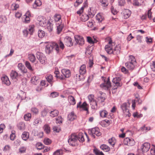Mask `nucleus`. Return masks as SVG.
I'll return each instance as SVG.
<instances>
[{
	"label": "nucleus",
	"instance_id": "nucleus-1",
	"mask_svg": "<svg viewBox=\"0 0 155 155\" xmlns=\"http://www.w3.org/2000/svg\"><path fill=\"white\" fill-rule=\"evenodd\" d=\"M128 60V61L125 63V65L128 70L132 71L137 64L136 59L134 56L131 55L129 56Z\"/></svg>",
	"mask_w": 155,
	"mask_h": 155
},
{
	"label": "nucleus",
	"instance_id": "nucleus-2",
	"mask_svg": "<svg viewBox=\"0 0 155 155\" xmlns=\"http://www.w3.org/2000/svg\"><path fill=\"white\" fill-rule=\"evenodd\" d=\"M45 43H48V44L46 46L45 48V51L48 54L50 53L54 49L57 52H58L59 46L55 42L48 43L47 42H46Z\"/></svg>",
	"mask_w": 155,
	"mask_h": 155
},
{
	"label": "nucleus",
	"instance_id": "nucleus-3",
	"mask_svg": "<svg viewBox=\"0 0 155 155\" xmlns=\"http://www.w3.org/2000/svg\"><path fill=\"white\" fill-rule=\"evenodd\" d=\"M130 106V103L129 101L127 102L123 103L121 106V108L124 115L128 117H129L131 115L129 109Z\"/></svg>",
	"mask_w": 155,
	"mask_h": 155
},
{
	"label": "nucleus",
	"instance_id": "nucleus-4",
	"mask_svg": "<svg viewBox=\"0 0 155 155\" xmlns=\"http://www.w3.org/2000/svg\"><path fill=\"white\" fill-rule=\"evenodd\" d=\"M114 45V43L112 42L110 39H109L107 44L105 47V50L108 54H112L113 53V46Z\"/></svg>",
	"mask_w": 155,
	"mask_h": 155
},
{
	"label": "nucleus",
	"instance_id": "nucleus-5",
	"mask_svg": "<svg viewBox=\"0 0 155 155\" xmlns=\"http://www.w3.org/2000/svg\"><path fill=\"white\" fill-rule=\"evenodd\" d=\"M68 142L70 145L72 146H75L78 145L77 136L75 134H72L69 137Z\"/></svg>",
	"mask_w": 155,
	"mask_h": 155
},
{
	"label": "nucleus",
	"instance_id": "nucleus-6",
	"mask_svg": "<svg viewBox=\"0 0 155 155\" xmlns=\"http://www.w3.org/2000/svg\"><path fill=\"white\" fill-rule=\"evenodd\" d=\"M89 134L94 138H95V135L99 136L101 134L100 130L98 127L93 128L89 131Z\"/></svg>",
	"mask_w": 155,
	"mask_h": 155
},
{
	"label": "nucleus",
	"instance_id": "nucleus-7",
	"mask_svg": "<svg viewBox=\"0 0 155 155\" xmlns=\"http://www.w3.org/2000/svg\"><path fill=\"white\" fill-rule=\"evenodd\" d=\"M100 87L103 89L106 90H109L110 89L111 84L109 77L107 78V80H104V83L100 85Z\"/></svg>",
	"mask_w": 155,
	"mask_h": 155
},
{
	"label": "nucleus",
	"instance_id": "nucleus-8",
	"mask_svg": "<svg viewBox=\"0 0 155 155\" xmlns=\"http://www.w3.org/2000/svg\"><path fill=\"white\" fill-rule=\"evenodd\" d=\"M120 81L121 79L119 77H116L114 78L112 80V82L115 84V85L112 88V91L116 90L118 87H121L122 86V84Z\"/></svg>",
	"mask_w": 155,
	"mask_h": 155
},
{
	"label": "nucleus",
	"instance_id": "nucleus-9",
	"mask_svg": "<svg viewBox=\"0 0 155 155\" xmlns=\"http://www.w3.org/2000/svg\"><path fill=\"white\" fill-rule=\"evenodd\" d=\"M36 57L40 62L42 64H45L47 61V59L45 54L43 53L37 52L36 54Z\"/></svg>",
	"mask_w": 155,
	"mask_h": 155
},
{
	"label": "nucleus",
	"instance_id": "nucleus-10",
	"mask_svg": "<svg viewBox=\"0 0 155 155\" xmlns=\"http://www.w3.org/2000/svg\"><path fill=\"white\" fill-rule=\"evenodd\" d=\"M37 21L39 25L40 26L43 27L45 26L48 21L45 17L41 16H39L38 17Z\"/></svg>",
	"mask_w": 155,
	"mask_h": 155
},
{
	"label": "nucleus",
	"instance_id": "nucleus-11",
	"mask_svg": "<svg viewBox=\"0 0 155 155\" xmlns=\"http://www.w3.org/2000/svg\"><path fill=\"white\" fill-rule=\"evenodd\" d=\"M77 108H79L80 109H82L84 110L87 111V114H89L88 106V104L86 102H84L82 104L81 102H79L77 105Z\"/></svg>",
	"mask_w": 155,
	"mask_h": 155
},
{
	"label": "nucleus",
	"instance_id": "nucleus-12",
	"mask_svg": "<svg viewBox=\"0 0 155 155\" xmlns=\"http://www.w3.org/2000/svg\"><path fill=\"white\" fill-rule=\"evenodd\" d=\"M135 142L133 139L128 137L125 138L124 140V144L129 146H134L135 145Z\"/></svg>",
	"mask_w": 155,
	"mask_h": 155
},
{
	"label": "nucleus",
	"instance_id": "nucleus-13",
	"mask_svg": "<svg viewBox=\"0 0 155 155\" xmlns=\"http://www.w3.org/2000/svg\"><path fill=\"white\" fill-rule=\"evenodd\" d=\"M150 147V144L148 143H145L141 145L140 148L143 153L147 152Z\"/></svg>",
	"mask_w": 155,
	"mask_h": 155
},
{
	"label": "nucleus",
	"instance_id": "nucleus-14",
	"mask_svg": "<svg viewBox=\"0 0 155 155\" xmlns=\"http://www.w3.org/2000/svg\"><path fill=\"white\" fill-rule=\"evenodd\" d=\"M64 42L65 44L68 47L72 46L73 45L72 39L69 37H66L64 38Z\"/></svg>",
	"mask_w": 155,
	"mask_h": 155
},
{
	"label": "nucleus",
	"instance_id": "nucleus-15",
	"mask_svg": "<svg viewBox=\"0 0 155 155\" xmlns=\"http://www.w3.org/2000/svg\"><path fill=\"white\" fill-rule=\"evenodd\" d=\"M75 39L78 44L81 45L84 44V40L82 36L78 35H75Z\"/></svg>",
	"mask_w": 155,
	"mask_h": 155
},
{
	"label": "nucleus",
	"instance_id": "nucleus-16",
	"mask_svg": "<svg viewBox=\"0 0 155 155\" xmlns=\"http://www.w3.org/2000/svg\"><path fill=\"white\" fill-rule=\"evenodd\" d=\"M61 73L65 78H69L71 75V72L70 70L66 69H63L61 70Z\"/></svg>",
	"mask_w": 155,
	"mask_h": 155
},
{
	"label": "nucleus",
	"instance_id": "nucleus-17",
	"mask_svg": "<svg viewBox=\"0 0 155 155\" xmlns=\"http://www.w3.org/2000/svg\"><path fill=\"white\" fill-rule=\"evenodd\" d=\"M31 17L30 12L29 11H27L26 14L24 15L23 22L25 23H28L30 21V17Z\"/></svg>",
	"mask_w": 155,
	"mask_h": 155
},
{
	"label": "nucleus",
	"instance_id": "nucleus-18",
	"mask_svg": "<svg viewBox=\"0 0 155 155\" xmlns=\"http://www.w3.org/2000/svg\"><path fill=\"white\" fill-rule=\"evenodd\" d=\"M122 13L124 18L125 19H127L130 16L131 12L128 9H124L123 10Z\"/></svg>",
	"mask_w": 155,
	"mask_h": 155
},
{
	"label": "nucleus",
	"instance_id": "nucleus-19",
	"mask_svg": "<svg viewBox=\"0 0 155 155\" xmlns=\"http://www.w3.org/2000/svg\"><path fill=\"white\" fill-rule=\"evenodd\" d=\"M79 72L80 74L82 75H83L86 73V66L85 64H83L80 67Z\"/></svg>",
	"mask_w": 155,
	"mask_h": 155
},
{
	"label": "nucleus",
	"instance_id": "nucleus-20",
	"mask_svg": "<svg viewBox=\"0 0 155 155\" xmlns=\"http://www.w3.org/2000/svg\"><path fill=\"white\" fill-rule=\"evenodd\" d=\"M2 83L5 84L6 85L9 86L10 84V82L8 77L6 76L3 77L1 78Z\"/></svg>",
	"mask_w": 155,
	"mask_h": 155
},
{
	"label": "nucleus",
	"instance_id": "nucleus-21",
	"mask_svg": "<svg viewBox=\"0 0 155 155\" xmlns=\"http://www.w3.org/2000/svg\"><path fill=\"white\" fill-rule=\"evenodd\" d=\"M11 78L13 80H17L18 76H19L18 73L15 71L12 70L11 71L10 74Z\"/></svg>",
	"mask_w": 155,
	"mask_h": 155
},
{
	"label": "nucleus",
	"instance_id": "nucleus-22",
	"mask_svg": "<svg viewBox=\"0 0 155 155\" xmlns=\"http://www.w3.org/2000/svg\"><path fill=\"white\" fill-rule=\"evenodd\" d=\"M68 100L69 104L72 105H74L76 104V100L74 96L71 95L68 97Z\"/></svg>",
	"mask_w": 155,
	"mask_h": 155
},
{
	"label": "nucleus",
	"instance_id": "nucleus-23",
	"mask_svg": "<svg viewBox=\"0 0 155 155\" xmlns=\"http://www.w3.org/2000/svg\"><path fill=\"white\" fill-rule=\"evenodd\" d=\"M45 78L48 82L50 83L51 86H52L54 82L52 75L50 74H47L45 76Z\"/></svg>",
	"mask_w": 155,
	"mask_h": 155
},
{
	"label": "nucleus",
	"instance_id": "nucleus-24",
	"mask_svg": "<svg viewBox=\"0 0 155 155\" xmlns=\"http://www.w3.org/2000/svg\"><path fill=\"white\" fill-rule=\"evenodd\" d=\"M39 78L38 76H34L31 80V83L34 84L36 85L39 82Z\"/></svg>",
	"mask_w": 155,
	"mask_h": 155
},
{
	"label": "nucleus",
	"instance_id": "nucleus-25",
	"mask_svg": "<svg viewBox=\"0 0 155 155\" xmlns=\"http://www.w3.org/2000/svg\"><path fill=\"white\" fill-rule=\"evenodd\" d=\"M59 111L58 110H53L50 112V116L52 117H54L57 116L59 114Z\"/></svg>",
	"mask_w": 155,
	"mask_h": 155
},
{
	"label": "nucleus",
	"instance_id": "nucleus-26",
	"mask_svg": "<svg viewBox=\"0 0 155 155\" xmlns=\"http://www.w3.org/2000/svg\"><path fill=\"white\" fill-rule=\"evenodd\" d=\"M121 47L120 45H117L115 48L114 50H113V53L112 54H119L120 51Z\"/></svg>",
	"mask_w": 155,
	"mask_h": 155
},
{
	"label": "nucleus",
	"instance_id": "nucleus-27",
	"mask_svg": "<svg viewBox=\"0 0 155 155\" xmlns=\"http://www.w3.org/2000/svg\"><path fill=\"white\" fill-rule=\"evenodd\" d=\"M76 118V116L73 112H71L68 115V120L70 121H73Z\"/></svg>",
	"mask_w": 155,
	"mask_h": 155
},
{
	"label": "nucleus",
	"instance_id": "nucleus-28",
	"mask_svg": "<svg viewBox=\"0 0 155 155\" xmlns=\"http://www.w3.org/2000/svg\"><path fill=\"white\" fill-rule=\"evenodd\" d=\"M77 139L81 142L84 141V135L82 133H79L77 136Z\"/></svg>",
	"mask_w": 155,
	"mask_h": 155
},
{
	"label": "nucleus",
	"instance_id": "nucleus-29",
	"mask_svg": "<svg viewBox=\"0 0 155 155\" xmlns=\"http://www.w3.org/2000/svg\"><path fill=\"white\" fill-rule=\"evenodd\" d=\"M54 19L56 22H58L61 23V16L60 14H56L54 16Z\"/></svg>",
	"mask_w": 155,
	"mask_h": 155
},
{
	"label": "nucleus",
	"instance_id": "nucleus-30",
	"mask_svg": "<svg viewBox=\"0 0 155 155\" xmlns=\"http://www.w3.org/2000/svg\"><path fill=\"white\" fill-rule=\"evenodd\" d=\"M100 148L104 152H108L110 150V148L107 145L102 144L100 147Z\"/></svg>",
	"mask_w": 155,
	"mask_h": 155
},
{
	"label": "nucleus",
	"instance_id": "nucleus-31",
	"mask_svg": "<svg viewBox=\"0 0 155 155\" xmlns=\"http://www.w3.org/2000/svg\"><path fill=\"white\" fill-rule=\"evenodd\" d=\"M100 116L102 118L106 117L108 115V112L105 110H101L100 112Z\"/></svg>",
	"mask_w": 155,
	"mask_h": 155
},
{
	"label": "nucleus",
	"instance_id": "nucleus-32",
	"mask_svg": "<svg viewBox=\"0 0 155 155\" xmlns=\"http://www.w3.org/2000/svg\"><path fill=\"white\" fill-rule=\"evenodd\" d=\"M100 93L101 94L100 97H98V99L101 102L104 101L106 98V95L105 93H103L101 92H100Z\"/></svg>",
	"mask_w": 155,
	"mask_h": 155
},
{
	"label": "nucleus",
	"instance_id": "nucleus-33",
	"mask_svg": "<svg viewBox=\"0 0 155 155\" xmlns=\"http://www.w3.org/2000/svg\"><path fill=\"white\" fill-rule=\"evenodd\" d=\"M29 60L32 62L34 63L36 60V58L35 55L33 54H28Z\"/></svg>",
	"mask_w": 155,
	"mask_h": 155
},
{
	"label": "nucleus",
	"instance_id": "nucleus-34",
	"mask_svg": "<svg viewBox=\"0 0 155 155\" xmlns=\"http://www.w3.org/2000/svg\"><path fill=\"white\" fill-rule=\"evenodd\" d=\"M89 18L88 15L86 14L81 15L80 17V19L82 21H85L87 20Z\"/></svg>",
	"mask_w": 155,
	"mask_h": 155
},
{
	"label": "nucleus",
	"instance_id": "nucleus-35",
	"mask_svg": "<svg viewBox=\"0 0 155 155\" xmlns=\"http://www.w3.org/2000/svg\"><path fill=\"white\" fill-rule=\"evenodd\" d=\"M42 4V3L40 0H36L33 5L34 8H36L37 7L40 6Z\"/></svg>",
	"mask_w": 155,
	"mask_h": 155
},
{
	"label": "nucleus",
	"instance_id": "nucleus-36",
	"mask_svg": "<svg viewBox=\"0 0 155 155\" xmlns=\"http://www.w3.org/2000/svg\"><path fill=\"white\" fill-rule=\"evenodd\" d=\"M93 38H94V40H93V39L91 37H87V40L89 43L91 44H93L94 43H97V40L96 38H94V37Z\"/></svg>",
	"mask_w": 155,
	"mask_h": 155
},
{
	"label": "nucleus",
	"instance_id": "nucleus-37",
	"mask_svg": "<svg viewBox=\"0 0 155 155\" xmlns=\"http://www.w3.org/2000/svg\"><path fill=\"white\" fill-rule=\"evenodd\" d=\"M29 133L26 132H24L21 135V137L23 140H26L28 138Z\"/></svg>",
	"mask_w": 155,
	"mask_h": 155
},
{
	"label": "nucleus",
	"instance_id": "nucleus-38",
	"mask_svg": "<svg viewBox=\"0 0 155 155\" xmlns=\"http://www.w3.org/2000/svg\"><path fill=\"white\" fill-rule=\"evenodd\" d=\"M43 129L45 132L47 134H49L50 132V128L49 125L46 124L43 127Z\"/></svg>",
	"mask_w": 155,
	"mask_h": 155
},
{
	"label": "nucleus",
	"instance_id": "nucleus-39",
	"mask_svg": "<svg viewBox=\"0 0 155 155\" xmlns=\"http://www.w3.org/2000/svg\"><path fill=\"white\" fill-rule=\"evenodd\" d=\"M108 142L113 147H114L116 142V140L114 137H112L108 140Z\"/></svg>",
	"mask_w": 155,
	"mask_h": 155
},
{
	"label": "nucleus",
	"instance_id": "nucleus-40",
	"mask_svg": "<svg viewBox=\"0 0 155 155\" xmlns=\"http://www.w3.org/2000/svg\"><path fill=\"white\" fill-rule=\"evenodd\" d=\"M91 105V108L94 109H96L97 108V104L96 100L90 102Z\"/></svg>",
	"mask_w": 155,
	"mask_h": 155
},
{
	"label": "nucleus",
	"instance_id": "nucleus-41",
	"mask_svg": "<svg viewBox=\"0 0 155 155\" xmlns=\"http://www.w3.org/2000/svg\"><path fill=\"white\" fill-rule=\"evenodd\" d=\"M104 19V17L100 13H98L96 16V19L98 22H101Z\"/></svg>",
	"mask_w": 155,
	"mask_h": 155
},
{
	"label": "nucleus",
	"instance_id": "nucleus-42",
	"mask_svg": "<svg viewBox=\"0 0 155 155\" xmlns=\"http://www.w3.org/2000/svg\"><path fill=\"white\" fill-rule=\"evenodd\" d=\"M46 25H47V29L49 31H52L53 29L52 25L49 21H48Z\"/></svg>",
	"mask_w": 155,
	"mask_h": 155
},
{
	"label": "nucleus",
	"instance_id": "nucleus-43",
	"mask_svg": "<svg viewBox=\"0 0 155 155\" xmlns=\"http://www.w3.org/2000/svg\"><path fill=\"white\" fill-rule=\"evenodd\" d=\"M18 67L19 69L21 70L22 72L24 73H26V70H25V67L21 63H19L18 64Z\"/></svg>",
	"mask_w": 155,
	"mask_h": 155
},
{
	"label": "nucleus",
	"instance_id": "nucleus-44",
	"mask_svg": "<svg viewBox=\"0 0 155 155\" xmlns=\"http://www.w3.org/2000/svg\"><path fill=\"white\" fill-rule=\"evenodd\" d=\"M93 152L96 155H104L102 151H100L96 148H94L93 150Z\"/></svg>",
	"mask_w": 155,
	"mask_h": 155
},
{
	"label": "nucleus",
	"instance_id": "nucleus-45",
	"mask_svg": "<svg viewBox=\"0 0 155 155\" xmlns=\"http://www.w3.org/2000/svg\"><path fill=\"white\" fill-rule=\"evenodd\" d=\"M18 128L20 130H24L25 127V124L22 122L19 123L17 125Z\"/></svg>",
	"mask_w": 155,
	"mask_h": 155
},
{
	"label": "nucleus",
	"instance_id": "nucleus-46",
	"mask_svg": "<svg viewBox=\"0 0 155 155\" xmlns=\"http://www.w3.org/2000/svg\"><path fill=\"white\" fill-rule=\"evenodd\" d=\"M101 5L103 6H107L109 4L108 0H100Z\"/></svg>",
	"mask_w": 155,
	"mask_h": 155
},
{
	"label": "nucleus",
	"instance_id": "nucleus-47",
	"mask_svg": "<svg viewBox=\"0 0 155 155\" xmlns=\"http://www.w3.org/2000/svg\"><path fill=\"white\" fill-rule=\"evenodd\" d=\"M24 119L26 121H29L31 118V114L30 113L27 114L24 116Z\"/></svg>",
	"mask_w": 155,
	"mask_h": 155
},
{
	"label": "nucleus",
	"instance_id": "nucleus-48",
	"mask_svg": "<svg viewBox=\"0 0 155 155\" xmlns=\"http://www.w3.org/2000/svg\"><path fill=\"white\" fill-rule=\"evenodd\" d=\"M25 65L26 67L30 70L31 71H33V69H32L31 64L30 62L28 61H26L25 62Z\"/></svg>",
	"mask_w": 155,
	"mask_h": 155
},
{
	"label": "nucleus",
	"instance_id": "nucleus-49",
	"mask_svg": "<svg viewBox=\"0 0 155 155\" xmlns=\"http://www.w3.org/2000/svg\"><path fill=\"white\" fill-rule=\"evenodd\" d=\"M38 37L41 38L45 36V34L44 31L41 30H39L38 31Z\"/></svg>",
	"mask_w": 155,
	"mask_h": 155
},
{
	"label": "nucleus",
	"instance_id": "nucleus-50",
	"mask_svg": "<svg viewBox=\"0 0 155 155\" xmlns=\"http://www.w3.org/2000/svg\"><path fill=\"white\" fill-rule=\"evenodd\" d=\"M63 119L61 116H59L56 119V123L59 124H61L63 121Z\"/></svg>",
	"mask_w": 155,
	"mask_h": 155
},
{
	"label": "nucleus",
	"instance_id": "nucleus-51",
	"mask_svg": "<svg viewBox=\"0 0 155 155\" xmlns=\"http://www.w3.org/2000/svg\"><path fill=\"white\" fill-rule=\"evenodd\" d=\"M54 73L56 75L55 77L58 78H59L60 79L63 80L64 79V77L63 76H58V75L59 74V71H54Z\"/></svg>",
	"mask_w": 155,
	"mask_h": 155
},
{
	"label": "nucleus",
	"instance_id": "nucleus-52",
	"mask_svg": "<svg viewBox=\"0 0 155 155\" xmlns=\"http://www.w3.org/2000/svg\"><path fill=\"white\" fill-rule=\"evenodd\" d=\"M19 8L18 4L16 3H14L11 6V8L13 10H16Z\"/></svg>",
	"mask_w": 155,
	"mask_h": 155
},
{
	"label": "nucleus",
	"instance_id": "nucleus-53",
	"mask_svg": "<svg viewBox=\"0 0 155 155\" xmlns=\"http://www.w3.org/2000/svg\"><path fill=\"white\" fill-rule=\"evenodd\" d=\"M60 24V23H58V25H57V32L58 34L60 33L63 28L62 26Z\"/></svg>",
	"mask_w": 155,
	"mask_h": 155
},
{
	"label": "nucleus",
	"instance_id": "nucleus-54",
	"mask_svg": "<svg viewBox=\"0 0 155 155\" xmlns=\"http://www.w3.org/2000/svg\"><path fill=\"white\" fill-rule=\"evenodd\" d=\"M34 27V26L33 25H31L29 26V28L28 30V33L30 34H31L33 31Z\"/></svg>",
	"mask_w": 155,
	"mask_h": 155
},
{
	"label": "nucleus",
	"instance_id": "nucleus-55",
	"mask_svg": "<svg viewBox=\"0 0 155 155\" xmlns=\"http://www.w3.org/2000/svg\"><path fill=\"white\" fill-rule=\"evenodd\" d=\"M133 116L135 118H140L143 116V115L142 114H139L137 112H135L133 114Z\"/></svg>",
	"mask_w": 155,
	"mask_h": 155
},
{
	"label": "nucleus",
	"instance_id": "nucleus-56",
	"mask_svg": "<svg viewBox=\"0 0 155 155\" xmlns=\"http://www.w3.org/2000/svg\"><path fill=\"white\" fill-rule=\"evenodd\" d=\"M44 142L46 145H49L51 143V141L49 138H45L44 140Z\"/></svg>",
	"mask_w": 155,
	"mask_h": 155
},
{
	"label": "nucleus",
	"instance_id": "nucleus-57",
	"mask_svg": "<svg viewBox=\"0 0 155 155\" xmlns=\"http://www.w3.org/2000/svg\"><path fill=\"white\" fill-rule=\"evenodd\" d=\"M88 98L89 100V102L95 100V99H94V95L92 94L89 95L88 96Z\"/></svg>",
	"mask_w": 155,
	"mask_h": 155
},
{
	"label": "nucleus",
	"instance_id": "nucleus-58",
	"mask_svg": "<svg viewBox=\"0 0 155 155\" xmlns=\"http://www.w3.org/2000/svg\"><path fill=\"white\" fill-rule=\"evenodd\" d=\"M31 112L35 114H37L38 113V110L36 107H32L31 109Z\"/></svg>",
	"mask_w": 155,
	"mask_h": 155
},
{
	"label": "nucleus",
	"instance_id": "nucleus-59",
	"mask_svg": "<svg viewBox=\"0 0 155 155\" xmlns=\"http://www.w3.org/2000/svg\"><path fill=\"white\" fill-rule=\"evenodd\" d=\"M142 0H134V5L137 6H139L141 4Z\"/></svg>",
	"mask_w": 155,
	"mask_h": 155
},
{
	"label": "nucleus",
	"instance_id": "nucleus-60",
	"mask_svg": "<svg viewBox=\"0 0 155 155\" xmlns=\"http://www.w3.org/2000/svg\"><path fill=\"white\" fill-rule=\"evenodd\" d=\"M62 151L61 149L58 150L54 153V155H62Z\"/></svg>",
	"mask_w": 155,
	"mask_h": 155
},
{
	"label": "nucleus",
	"instance_id": "nucleus-61",
	"mask_svg": "<svg viewBox=\"0 0 155 155\" xmlns=\"http://www.w3.org/2000/svg\"><path fill=\"white\" fill-rule=\"evenodd\" d=\"M93 20H91L87 23V26L90 28H92L93 26Z\"/></svg>",
	"mask_w": 155,
	"mask_h": 155
},
{
	"label": "nucleus",
	"instance_id": "nucleus-62",
	"mask_svg": "<svg viewBox=\"0 0 155 155\" xmlns=\"http://www.w3.org/2000/svg\"><path fill=\"white\" fill-rule=\"evenodd\" d=\"M150 66L152 70L153 71H155V62L153 61L151 62Z\"/></svg>",
	"mask_w": 155,
	"mask_h": 155
},
{
	"label": "nucleus",
	"instance_id": "nucleus-63",
	"mask_svg": "<svg viewBox=\"0 0 155 155\" xmlns=\"http://www.w3.org/2000/svg\"><path fill=\"white\" fill-rule=\"evenodd\" d=\"M59 95V94L57 92H53L51 94V96L52 98H54L58 97Z\"/></svg>",
	"mask_w": 155,
	"mask_h": 155
},
{
	"label": "nucleus",
	"instance_id": "nucleus-64",
	"mask_svg": "<svg viewBox=\"0 0 155 155\" xmlns=\"http://www.w3.org/2000/svg\"><path fill=\"white\" fill-rule=\"evenodd\" d=\"M151 155H155V147H152L150 149Z\"/></svg>",
	"mask_w": 155,
	"mask_h": 155
}]
</instances>
